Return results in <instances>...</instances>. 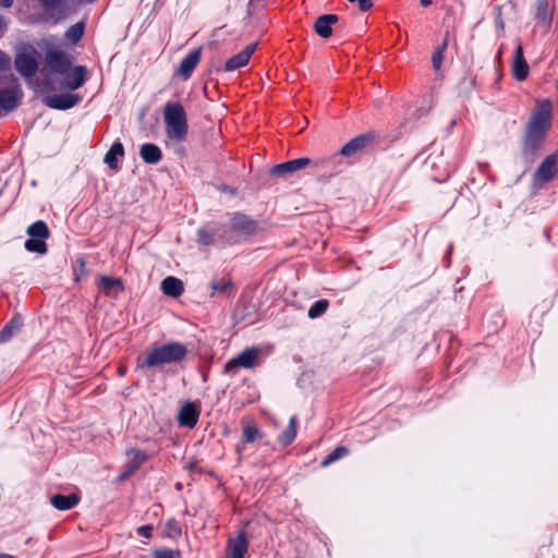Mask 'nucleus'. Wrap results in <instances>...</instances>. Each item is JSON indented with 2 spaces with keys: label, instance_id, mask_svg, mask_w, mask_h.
<instances>
[{
  "label": "nucleus",
  "instance_id": "2eb2a0df",
  "mask_svg": "<svg viewBox=\"0 0 558 558\" xmlns=\"http://www.w3.org/2000/svg\"><path fill=\"white\" fill-rule=\"evenodd\" d=\"M201 60V48L191 51L178 66L175 74L187 80Z\"/></svg>",
  "mask_w": 558,
  "mask_h": 558
},
{
  "label": "nucleus",
  "instance_id": "a211bd4d",
  "mask_svg": "<svg viewBox=\"0 0 558 558\" xmlns=\"http://www.w3.org/2000/svg\"><path fill=\"white\" fill-rule=\"evenodd\" d=\"M98 288L101 289L108 296H117L123 291V282L120 278L101 276L98 279Z\"/></svg>",
  "mask_w": 558,
  "mask_h": 558
},
{
  "label": "nucleus",
  "instance_id": "4c0bfd02",
  "mask_svg": "<svg viewBox=\"0 0 558 558\" xmlns=\"http://www.w3.org/2000/svg\"><path fill=\"white\" fill-rule=\"evenodd\" d=\"M154 558H181V553L173 549H158L154 551Z\"/></svg>",
  "mask_w": 558,
  "mask_h": 558
},
{
  "label": "nucleus",
  "instance_id": "c9c22d12",
  "mask_svg": "<svg viewBox=\"0 0 558 558\" xmlns=\"http://www.w3.org/2000/svg\"><path fill=\"white\" fill-rule=\"evenodd\" d=\"M197 242L204 246L211 245L214 243V234L202 228L197 231Z\"/></svg>",
  "mask_w": 558,
  "mask_h": 558
},
{
  "label": "nucleus",
  "instance_id": "4468645a",
  "mask_svg": "<svg viewBox=\"0 0 558 558\" xmlns=\"http://www.w3.org/2000/svg\"><path fill=\"white\" fill-rule=\"evenodd\" d=\"M87 78V69L83 65H77L66 73V77L62 87L75 90L80 88Z\"/></svg>",
  "mask_w": 558,
  "mask_h": 558
},
{
  "label": "nucleus",
  "instance_id": "393cba45",
  "mask_svg": "<svg viewBox=\"0 0 558 558\" xmlns=\"http://www.w3.org/2000/svg\"><path fill=\"white\" fill-rule=\"evenodd\" d=\"M124 155V147L121 143H114L109 151L105 155L104 162L108 165L110 169L118 168V157H122Z\"/></svg>",
  "mask_w": 558,
  "mask_h": 558
},
{
  "label": "nucleus",
  "instance_id": "9b49d317",
  "mask_svg": "<svg viewBox=\"0 0 558 558\" xmlns=\"http://www.w3.org/2000/svg\"><path fill=\"white\" fill-rule=\"evenodd\" d=\"M312 160L307 157L289 160L279 165H276L271 168L270 173L272 175H284L288 173L296 172L306 166H308Z\"/></svg>",
  "mask_w": 558,
  "mask_h": 558
},
{
  "label": "nucleus",
  "instance_id": "9d476101",
  "mask_svg": "<svg viewBox=\"0 0 558 558\" xmlns=\"http://www.w3.org/2000/svg\"><path fill=\"white\" fill-rule=\"evenodd\" d=\"M511 72L514 78L519 82L524 81L530 73V66L523 56V48L521 44H518L512 62H511Z\"/></svg>",
  "mask_w": 558,
  "mask_h": 558
},
{
  "label": "nucleus",
  "instance_id": "72a5a7b5",
  "mask_svg": "<svg viewBox=\"0 0 558 558\" xmlns=\"http://www.w3.org/2000/svg\"><path fill=\"white\" fill-rule=\"evenodd\" d=\"M84 33V25L83 23H76L72 25L65 33L66 39L70 41L76 43Z\"/></svg>",
  "mask_w": 558,
  "mask_h": 558
},
{
  "label": "nucleus",
  "instance_id": "e433bc0d",
  "mask_svg": "<svg viewBox=\"0 0 558 558\" xmlns=\"http://www.w3.org/2000/svg\"><path fill=\"white\" fill-rule=\"evenodd\" d=\"M181 534V527L175 520H169L166 524V535L168 537H177Z\"/></svg>",
  "mask_w": 558,
  "mask_h": 558
},
{
  "label": "nucleus",
  "instance_id": "58836bf2",
  "mask_svg": "<svg viewBox=\"0 0 558 558\" xmlns=\"http://www.w3.org/2000/svg\"><path fill=\"white\" fill-rule=\"evenodd\" d=\"M231 282L228 279H221L211 282L210 288L214 292H226Z\"/></svg>",
  "mask_w": 558,
  "mask_h": 558
},
{
  "label": "nucleus",
  "instance_id": "de8ad7c7",
  "mask_svg": "<svg viewBox=\"0 0 558 558\" xmlns=\"http://www.w3.org/2000/svg\"><path fill=\"white\" fill-rule=\"evenodd\" d=\"M0 558H14V556L9 554H0Z\"/></svg>",
  "mask_w": 558,
  "mask_h": 558
},
{
  "label": "nucleus",
  "instance_id": "412c9836",
  "mask_svg": "<svg viewBox=\"0 0 558 558\" xmlns=\"http://www.w3.org/2000/svg\"><path fill=\"white\" fill-rule=\"evenodd\" d=\"M161 290L166 295L179 298L183 292V283L180 279L169 276L162 280Z\"/></svg>",
  "mask_w": 558,
  "mask_h": 558
},
{
  "label": "nucleus",
  "instance_id": "09e8293b",
  "mask_svg": "<svg viewBox=\"0 0 558 558\" xmlns=\"http://www.w3.org/2000/svg\"><path fill=\"white\" fill-rule=\"evenodd\" d=\"M222 190L226 191V192H233L232 189H228V187H223Z\"/></svg>",
  "mask_w": 558,
  "mask_h": 558
},
{
  "label": "nucleus",
  "instance_id": "c85d7f7f",
  "mask_svg": "<svg viewBox=\"0 0 558 558\" xmlns=\"http://www.w3.org/2000/svg\"><path fill=\"white\" fill-rule=\"evenodd\" d=\"M447 45H448V34L445 36V39H444L441 46L438 47L432 56V65L435 71H438L441 68V63L444 60V52L447 48Z\"/></svg>",
  "mask_w": 558,
  "mask_h": 558
},
{
  "label": "nucleus",
  "instance_id": "f03ea898",
  "mask_svg": "<svg viewBox=\"0 0 558 558\" xmlns=\"http://www.w3.org/2000/svg\"><path fill=\"white\" fill-rule=\"evenodd\" d=\"M187 349L179 342H168L155 345L146 351L144 356L137 359V368L158 367L165 364L181 362L185 359Z\"/></svg>",
  "mask_w": 558,
  "mask_h": 558
},
{
  "label": "nucleus",
  "instance_id": "7ed1b4c3",
  "mask_svg": "<svg viewBox=\"0 0 558 558\" xmlns=\"http://www.w3.org/2000/svg\"><path fill=\"white\" fill-rule=\"evenodd\" d=\"M165 132L174 143L185 141L189 132L187 117L180 102H167L163 107Z\"/></svg>",
  "mask_w": 558,
  "mask_h": 558
},
{
  "label": "nucleus",
  "instance_id": "cd10ccee",
  "mask_svg": "<svg viewBox=\"0 0 558 558\" xmlns=\"http://www.w3.org/2000/svg\"><path fill=\"white\" fill-rule=\"evenodd\" d=\"M296 436V417L291 416L289 421V425L282 435L279 437V441L284 446L291 444Z\"/></svg>",
  "mask_w": 558,
  "mask_h": 558
},
{
  "label": "nucleus",
  "instance_id": "f704fd0d",
  "mask_svg": "<svg viewBox=\"0 0 558 558\" xmlns=\"http://www.w3.org/2000/svg\"><path fill=\"white\" fill-rule=\"evenodd\" d=\"M260 437L259 430L253 425H245L243 427V439L246 442H253Z\"/></svg>",
  "mask_w": 558,
  "mask_h": 558
},
{
  "label": "nucleus",
  "instance_id": "0eeeda50",
  "mask_svg": "<svg viewBox=\"0 0 558 558\" xmlns=\"http://www.w3.org/2000/svg\"><path fill=\"white\" fill-rule=\"evenodd\" d=\"M45 62L51 72L65 75L71 70V60L66 53L50 50L45 56Z\"/></svg>",
  "mask_w": 558,
  "mask_h": 558
},
{
  "label": "nucleus",
  "instance_id": "5701e85b",
  "mask_svg": "<svg viewBox=\"0 0 558 558\" xmlns=\"http://www.w3.org/2000/svg\"><path fill=\"white\" fill-rule=\"evenodd\" d=\"M140 155L147 163H157L161 159V151L155 144H144L141 147Z\"/></svg>",
  "mask_w": 558,
  "mask_h": 558
},
{
  "label": "nucleus",
  "instance_id": "6ab92c4d",
  "mask_svg": "<svg viewBox=\"0 0 558 558\" xmlns=\"http://www.w3.org/2000/svg\"><path fill=\"white\" fill-rule=\"evenodd\" d=\"M199 412L193 403H185L179 411V422L182 426L192 428L196 425Z\"/></svg>",
  "mask_w": 558,
  "mask_h": 558
},
{
  "label": "nucleus",
  "instance_id": "ddd939ff",
  "mask_svg": "<svg viewBox=\"0 0 558 558\" xmlns=\"http://www.w3.org/2000/svg\"><path fill=\"white\" fill-rule=\"evenodd\" d=\"M16 71L25 77H32L38 69L36 59L29 53H20L15 59Z\"/></svg>",
  "mask_w": 558,
  "mask_h": 558
},
{
  "label": "nucleus",
  "instance_id": "37998d69",
  "mask_svg": "<svg viewBox=\"0 0 558 558\" xmlns=\"http://www.w3.org/2000/svg\"><path fill=\"white\" fill-rule=\"evenodd\" d=\"M13 0H0V5L4 8H9L12 5Z\"/></svg>",
  "mask_w": 558,
  "mask_h": 558
},
{
  "label": "nucleus",
  "instance_id": "2f4dec72",
  "mask_svg": "<svg viewBox=\"0 0 558 558\" xmlns=\"http://www.w3.org/2000/svg\"><path fill=\"white\" fill-rule=\"evenodd\" d=\"M329 302L327 300H319L315 302L308 310V317L314 319L322 316L328 308Z\"/></svg>",
  "mask_w": 558,
  "mask_h": 558
},
{
  "label": "nucleus",
  "instance_id": "dca6fc26",
  "mask_svg": "<svg viewBox=\"0 0 558 558\" xmlns=\"http://www.w3.org/2000/svg\"><path fill=\"white\" fill-rule=\"evenodd\" d=\"M248 542L244 532H239L234 538H230L228 543V558H244L247 551Z\"/></svg>",
  "mask_w": 558,
  "mask_h": 558
},
{
  "label": "nucleus",
  "instance_id": "f8f14e48",
  "mask_svg": "<svg viewBox=\"0 0 558 558\" xmlns=\"http://www.w3.org/2000/svg\"><path fill=\"white\" fill-rule=\"evenodd\" d=\"M256 48L257 43L251 44L241 52L228 59L225 65L226 71H234L246 65Z\"/></svg>",
  "mask_w": 558,
  "mask_h": 558
},
{
  "label": "nucleus",
  "instance_id": "1a4fd4ad",
  "mask_svg": "<svg viewBox=\"0 0 558 558\" xmlns=\"http://www.w3.org/2000/svg\"><path fill=\"white\" fill-rule=\"evenodd\" d=\"M81 101V96L77 94H54L43 98L44 105L49 108L58 110H66Z\"/></svg>",
  "mask_w": 558,
  "mask_h": 558
},
{
  "label": "nucleus",
  "instance_id": "20e7f679",
  "mask_svg": "<svg viewBox=\"0 0 558 558\" xmlns=\"http://www.w3.org/2000/svg\"><path fill=\"white\" fill-rule=\"evenodd\" d=\"M265 231L264 225L244 213H233L230 215L226 227V233L231 234L241 241H246Z\"/></svg>",
  "mask_w": 558,
  "mask_h": 558
},
{
  "label": "nucleus",
  "instance_id": "a19ab883",
  "mask_svg": "<svg viewBox=\"0 0 558 558\" xmlns=\"http://www.w3.org/2000/svg\"><path fill=\"white\" fill-rule=\"evenodd\" d=\"M151 531H153L151 525H143L137 529V533L145 538L151 537Z\"/></svg>",
  "mask_w": 558,
  "mask_h": 558
},
{
  "label": "nucleus",
  "instance_id": "473e14b6",
  "mask_svg": "<svg viewBox=\"0 0 558 558\" xmlns=\"http://www.w3.org/2000/svg\"><path fill=\"white\" fill-rule=\"evenodd\" d=\"M349 450L345 447H337L327 458L322 461V466L326 468L333 463L335 461L345 457Z\"/></svg>",
  "mask_w": 558,
  "mask_h": 558
},
{
  "label": "nucleus",
  "instance_id": "39448f33",
  "mask_svg": "<svg viewBox=\"0 0 558 558\" xmlns=\"http://www.w3.org/2000/svg\"><path fill=\"white\" fill-rule=\"evenodd\" d=\"M558 175V151L547 156L534 173V186L542 187Z\"/></svg>",
  "mask_w": 558,
  "mask_h": 558
},
{
  "label": "nucleus",
  "instance_id": "a18cd8bd",
  "mask_svg": "<svg viewBox=\"0 0 558 558\" xmlns=\"http://www.w3.org/2000/svg\"><path fill=\"white\" fill-rule=\"evenodd\" d=\"M125 373H126V367H125V366H120V367H119V375H120V376H124V375H125Z\"/></svg>",
  "mask_w": 558,
  "mask_h": 558
},
{
  "label": "nucleus",
  "instance_id": "aec40b11",
  "mask_svg": "<svg viewBox=\"0 0 558 558\" xmlns=\"http://www.w3.org/2000/svg\"><path fill=\"white\" fill-rule=\"evenodd\" d=\"M338 22V16L335 14H325L319 16L315 24V32L323 38H328L332 34L331 25Z\"/></svg>",
  "mask_w": 558,
  "mask_h": 558
},
{
  "label": "nucleus",
  "instance_id": "79ce46f5",
  "mask_svg": "<svg viewBox=\"0 0 558 558\" xmlns=\"http://www.w3.org/2000/svg\"><path fill=\"white\" fill-rule=\"evenodd\" d=\"M9 64V59L7 56L0 51V69L7 66Z\"/></svg>",
  "mask_w": 558,
  "mask_h": 558
},
{
  "label": "nucleus",
  "instance_id": "49530a36",
  "mask_svg": "<svg viewBox=\"0 0 558 558\" xmlns=\"http://www.w3.org/2000/svg\"><path fill=\"white\" fill-rule=\"evenodd\" d=\"M432 3V0H421V5L426 8Z\"/></svg>",
  "mask_w": 558,
  "mask_h": 558
},
{
  "label": "nucleus",
  "instance_id": "c03bdc74",
  "mask_svg": "<svg viewBox=\"0 0 558 558\" xmlns=\"http://www.w3.org/2000/svg\"><path fill=\"white\" fill-rule=\"evenodd\" d=\"M5 28V22L3 21V19L0 16V34L3 33Z\"/></svg>",
  "mask_w": 558,
  "mask_h": 558
},
{
  "label": "nucleus",
  "instance_id": "423d86ee",
  "mask_svg": "<svg viewBox=\"0 0 558 558\" xmlns=\"http://www.w3.org/2000/svg\"><path fill=\"white\" fill-rule=\"evenodd\" d=\"M260 350L256 347L246 348L243 352L230 360L225 369L227 373L233 372L236 368H252L258 364Z\"/></svg>",
  "mask_w": 558,
  "mask_h": 558
},
{
  "label": "nucleus",
  "instance_id": "7c9ffc66",
  "mask_svg": "<svg viewBox=\"0 0 558 558\" xmlns=\"http://www.w3.org/2000/svg\"><path fill=\"white\" fill-rule=\"evenodd\" d=\"M25 247L29 252H35V253H39V254H44L47 252V244L44 242V239H36V238L28 239L25 242Z\"/></svg>",
  "mask_w": 558,
  "mask_h": 558
},
{
  "label": "nucleus",
  "instance_id": "f3484780",
  "mask_svg": "<svg viewBox=\"0 0 558 558\" xmlns=\"http://www.w3.org/2000/svg\"><path fill=\"white\" fill-rule=\"evenodd\" d=\"M554 7L547 0H537L535 3V20L548 28L553 20Z\"/></svg>",
  "mask_w": 558,
  "mask_h": 558
},
{
  "label": "nucleus",
  "instance_id": "6e6552de",
  "mask_svg": "<svg viewBox=\"0 0 558 558\" xmlns=\"http://www.w3.org/2000/svg\"><path fill=\"white\" fill-rule=\"evenodd\" d=\"M374 135L368 134H362L359 135L351 141H349L340 150L339 155L345 158H351L354 156H357L362 154L365 148L373 142Z\"/></svg>",
  "mask_w": 558,
  "mask_h": 558
},
{
  "label": "nucleus",
  "instance_id": "c756f323",
  "mask_svg": "<svg viewBox=\"0 0 558 558\" xmlns=\"http://www.w3.org/2000/svg\"><path fill=\"white\" fill-rule=\"evenodd\" d=\"M21 323L17 318H13L0 332V343L10 340L14 332L20 328Z\"/></svg>",
  "mask_w": 558,
  "mask_h": 558
},
{
  "label": "nucleus",
  "instance_id": "bb28decb",
  "mask_svg": "<svg viewBox=\"0 0 558 558\" xmlns=\"http://www.w3.org/2000/svg\"><path fill=\"white\" fill-rule=\"evenodd\" d=\"M27 234L31 238L47 239L50 233L46 223L41 220H38L27 228Z\"/></svg>",
  "mask_w": 558,
  "mask_h": 558
},
{
  "label": "nucleus",
  "instance_id": "4be33fe9",
  "mask_svg": "<svg viewBox=\"0 0 558 558\" xmlns=\"http://www.w3.org/2000/svg\"><path fill=\"white\" fill-rule=\"evenodd\" d=\"M78 497L75 494L68 496L54 495L50 498L51 505L58 510H69L78 504Z\"/></svg>",
  "mask_w": 558,
  "mask_h": 558
},
{
  "label": "nucleus",
  "instance_id": "b1692460",
  "mask_svg": "<svg viewBox=\"0 0 558 558\" xmlns=\"http://www.w3.org/2000/svg\"><path fill=\"white\" fill-rule=\"evenodd\" d=\"M126 456L130 472L137 470L148 459V454L145 451L137 449L128 450Z\"/></svg>",
  "mask_w": 558,
  "mask_h": 558
},
{
  "label": "nucleus",
  "instance_id": "f257e3e1",
  "mask_svg": "<svg viewBox=\"0 0 558 558\" xmlns=\"http://www.w3.org/2000/svg\"><path fill=\"white\" fill-rule=\"evenodd\" d=\"M551 102L548 99L538 100L531 113L526 125L523 148L533 153L544 141L551 125Z\"/></svg>",
  "mask_w": 558,
  "mask_h": 558
},
{
  "label": "nucleus",
  "instance_id": "ea45409f",
  "mask_svg": "<svg viewBox=\"0 0 558 558\" xmlns=\"http://www.w3.org/2000/svg\"><path fill=\"white\" fill-rule=\"evenodd\" d=\"M39 1L46 10H57L62 7L64 0H39Z\"/></svg>",
  "mask_w": 558,
  "mask_h": 558
},
{
  "label": "nucleus",
  "instance_id": "a878e982",
  "mask_svg": "<svg viewBox=\"0 0 558 558\" xmlns=\"http://www.w3.org/2000/svg\"><path fill=\"white\" fill-rule=\"evenodd\" d=\"M19 95L16 90L4 89L0 92V106L5 110H12L17 106Z\"/></svg>",
  "mask_w": 558,
  "mask_h": 558
}]
</instances>
